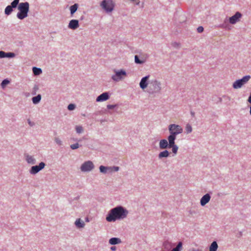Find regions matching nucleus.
<instances>
[{"instance_id":"25","label":"nucleus","mask_w":251,"mask_h":251,"mask_svg":"<svg viewBox=\"0 0 251 251\" xmlns=\"http://www.w3.org/2000/svg\"><path fill=\"white\" fill-rule=\"evenodd\" d=\"M182 250V243L179 242L176 247L172 250L171 251H181Z\"/></svg>"},{"instance_id":"17","label":"nucleus","mask_w":251,"mask_h":251,"mask_svg":"<svg viewBox=\"0 0 251 251\" xmlns=\"http://www.w3.org/2000/svg\"><path fill=\"white\" fill-rule=\"evenodd\" d=\"M169 142V148H172V151L175 154H176L177 153V150H178V147L175 145V141H171L168 140Z\"/></svg>"},{"instance_id":"33","label":"nucleus","mask_w":251,"mask_h":251,"mask_svg":"<svg viewBox=\"0 0 251 251\" xmlns=\"http://www.w3.org/2000/svg\"><path fill=\"white\" fill-rule=\"evenodd\" d=\"M135 62L137 64H142L144 62V61L140 60L137 55L135 56Z\"/></svg>"},{"instance_id":"7","label":"nucleus","mask_w":251,"mask_h":251,"mask_svg":"<svg viewBox=\"0 0 251 251\" xmlns=\"http://www.w3.org/2000/svg\"><path fill=\"white\" fill-rule=\"evenodd\" d=\"M100 6L107 12H111L114 8V3L112 0H103Z\"/></svg>"},{"instance_id":"10","label":"nucleus","mask_w":251,"mask_h":251,"mask_svg":"<svg viewBox=\"0 0 251 251\" xmlns=\"http://www.w3.org/2000/svg\"><path fill=\"white\" fill-rule=\"evenodd\" d=\"M242 17V14L239 12H237L235 15L231 16L229 18V22L230 24L234 25L240 21V20Z\"/></svg>"},{"instance_id":"24","label":"nucleus","mask_w":251,"mask_h":251,"mask_svg":"<svg viewBox=\"0 0 251 251\" xmlns=\"http://www.w3.org/2000/svg\"><path fill=\"white\" fill-rule=\"evenodd\" d=\"M110 169H111V168L109 167H104L103 166L100 167V172L102 173H106L107 171L109 172Z\"/></svg>"},{"instance_id":"40","label":"nucleus","mask_w":251,"mask_h":251,"mask_svg":"<svg viewBox=\"0 0 251 251\" xmlns=\"http://www.w3.org/2000/svg\"><path fill=\"white\" fill-rule=\"evenodd\" d=\"M5 52L3 51H0V58L5 57Z\"/></svg>"},{"instance_id":"32","label":"nucleus","mask_w":251,"mask_h":251,"mask_svg":"<svg viewBox=\"0 0 251 251\" xmlns=\"http://www.w3.org/2000/svg\"><path fill=\"white\" fill-rule=\"evenodd\" d=\"M15 56V54L13 52H5V57H14Z\"/></svg>"},{"instance_id":"21","label":"nucleus","mask_w":251,"mask_h":251,"mask_svg":"<svg viewBox=\"0 0 251 251\" xmlns=\"http://www.w3.org/2000/svg\"><path fill=\"white\" fill-rule=\"evenodd\" d=\"M26 160L29 164H34L35 163V159L33 156L30 155H28L26 156Z\"/></svg>"},{"instance_id":"16","label":"nucleus","mask_w":251,"mask_h":251,"mask_svg":"<svg viewBox=\"0 0 251 251\" xmlns=\"http://www.w3.org/2000/svg\"><path fill=\"white\" fill-rule=\"evenodd\" d=\"M174 246V245L168 240L164 241L163 244V248L167 251H170Z\"/></svg>"},{"instance_id":"8","label":"nucleus","mask_w":251,"mask_h":251,"mask_svg":"<svg viewBox=\"0 0 251 251\" xmlns=\"http://www.w3.org/2000/svg\"><path fill=\"white\" fill-rule=\"evenodd\" d=\"M94 167L93 162L91 161H87L82 164L80 169L82 172H89L91 171Z\"/></svg>"},{"instance_id":"1","label":"nucleus","mask_w":251,"mask_h":251,"mask_svg":"<svg viewBox=\"0 0 251 251\" xmlns=\"http://www.w3.org/2000/svg\"><path fill=\"white\" fill-rule=\"evenodd\" d=\"M128 214V211L122 206H118L112 209L106 219L108 222H114L117 219L125 218Z\"/></svg>"},{"instance_id":"38","label":"nucleus","mask_w":251,"mask_h":251,"mask_svg":"<svg viewBox=\"0 0 251 251\" xmlns=\"http://www.w3.org/2000/svg\"><path fill=\"white\" fill-rule=\"evenodd\" d=\"M54 140H55V142H56V143L58 145H61L62 142L59 138L55 137L54 139Z\"/></svg>"},{"instance_id":"6","label":"nucleus","mask_w":251,"mask_h":251,"mask_svg":"<svg viewBox=\"0 0 251 251\" xmlns=\"http://www.w3.org/2000/svg\"><path fill=\"white\" fill-rule=\"evenodd\" d=\"M251 76L250 75H246L240 79L237 80L233 83V87L234 89L241 88L244 84L248 82Z\"/></svg>"},{"instance_id":"15","label":"nucleus","mask_w":251,"mask_h":251,"mask_svg":"<svg viewBox=\"0 0 251 251\" xmlns=\"http://www.w3.org/2000/svg\"><path fill=\"white\" fill-rule=\"evenodd\" d=\"M159 148L161 149H165L167 148H169V142L166 139L161 140L159 142Z\"/></svg>"},{"instance_id":"13","label":"nucleus","mask_w":251,"mask_h":251,"mask_svg":"<svg viewBox=\"0 0 251 251\" xmlns=\"http://www.w3.org/2000/svg\"><path fill=\"white\" fill-rule=\"evenodd\" d=\"M79 27L78 21L77 20H72L70 21L68 27L72 29H75Z\"/></svg>"},{"instance_id":"23","label":"nucleus","mask_w":251,"mask_h":251,"mask_svg":"<svg viewBox=\"0 0 251 251\" xmlns=\"http://www.w3.org/2000/svg\"><path fill=\"white\" fill-rule=\"evenodd\" d=\"M78 4L75 3L70 7V9L72 15H73L76 12L78 8Z\"/></svg>"},{"instance_id":"30","label":"nucleus","mask_w":251,"mask_h":251,"mask_svg":"<svg viewBox=\"0 0 251 251\" xmlns=\"http://www.w3.org/2000/svg\"><path fill=\"white\" fill-rule=\"evenodd\" d=\"M185 130L187 133H191L192 131V128L190 125L187 124L185 127Z\"/></svg>"},{"instance_id":"3","label":"nucleus","mask_w":251,"mask_h":251,"mask_svg":"<svg viewBox=\"0 0 251 251\" xmlns=\"http://www.w3.org/2000/svg\"><path fill=\"white\" fill-rule=\"evenodd\" d=\"M29 5L27 2H21L19 4L18 9L19 12L17 14V18L20 20H23L28 16Z\"/></svg>"},{"instance_id":"12","label":"nucleus","mask_w":251,"mask_h":251,"mask_svg":"<svg viewBox=\"0 0 251 251\" xmlns=\"http://www.w3.org/2000/svg\"><path fill=\"white\" fill-rule=\"evenodd\" d=\"M109 96L108 93H103L98 96L96 99L97 102L103 101L109 99Z\"/></svg>"},{"instance_id":"42","label":"nucleus","mask_w":251,"mask_h":251,"mask_svg":"<svg viewBox=\"0 0 251 251\" xmlns=\"http://www.w3.org/2000/svg\"><path fill=\"white\" fill-rule=\"evenodd\" d=\"M107 107L108 109H113L115 107V105H107Z\"/></svg>"},{"instance_id":"20","label":"nucleus","mask_w":251,"mask_h":251,"mask_svg":"<svg viewBox=\"0 0 251 251\" xmlns=\"http://www.w3.org/2000/svg\"><path fill=\"white\" fill-rule=\"evenodd\" d=\"M169 155V152L168 151L165 150L163 151L160 152L158 154L159 158H162L163 157H167Z\"/></svg>"},{"instance_id":"5","label":"nucleus","mask_w":251,"mask_h":251,"mask_svg":"<svg viewBox=\"0 0 251 251\" xmlns=\"http://www.w3.org/2000/svg\"><path fill=\"white\" fill-rule=\"evenodd\" d=\"M114 72L115 74L112 76L111 78L115 81H120L126 76V73L124 70H114Z\"/></svg>"},{"instance_id":"11","label":"nucleus","mask_w":251,"mask_h":251,"mask_svg":"<svg viewBox=\"0 0 251 251\" xmlns=\"http://www.w3.org/2000/svg\"><path fill=\"white\" fill-rule=\"evenodd\" d=\"M45 166V164L44 162H41L38 166H32L30 170V173L31 174H36L43 169Z\"/></svg>"},{"instance_id":"44","label":"nucleus","mask_w":251,"mask_h":251,"mask_svg":"<svg viewBox=\"0 0 251 251\" xmlns=\"http://www.w3.org/2000/svg\"><path fill=\"white\" fill-rule=\"evenodd\" d=\"M250 114L251 115V106L250 107Z\"/></svg>"},{"instance_id":"31","label":"nucleus","mask_w":251,"mask_h":251,"mask_svg":"<svg viewBox=\"0 0 251 251\" xmlns=\"http://www.w3.org/2000/svg\"><path fill=\"white\" fill-rule=\"evenodd\" d=\"M19 2V0H14L11 3V6L13 8H16Z\"/></svg>"},{"instance_id":"43","label":"nucleus","mask_w":251,"mask_h":251,"mask_svg":"<svg viewBox=\"0 0 251 251\" xmlns=\"http://www.w3.org/2000/svg\"><path fill=\"white\" fill-rule=\"evenodd\" d=\"M110 249L112 251H115L116 250V248L115 246L111 247Z\"/></svg>"},{"instance_id":"9","label":"nucleus","mask_w":251,"mask_h":251,"mask_svg":"<svg viewBox=\"0 0 251 251\" xmlns=\"http://www.w3.org/2000/svg\"><path fill=\"white\" fill-rule=\"evenodd\" d=\"M149 78L150 75H149L143 77L141 79V81L139 83V85L142 89L144 90L146 88L148 89V87L150 83V81H149Z\"/></svg>"},{"instance_id":"28","label":"nucleus","mask_w":251,"mask_h":251,"mask_svg":"<svg viewBox=\"0 0 251 251\" xmlns=\"http://www.w3.org/2000/svg\"><path fill=\"white\" fill-rule=\"evenodd\" d=\"M13 7L10 5H8L5 9V14L9 15L13 11Z\"/></svg>"},{"instance_id":"34","label":"nucleus","mask_w":251,"mask_h":251,"mask_svg":"<svg viewBox=\"0 0 251 251\" xmlns=\"http://www.w3.org/2000/svg\"><path fill=\"white\" fill-rule=\"evenodd\" d=\"M76 131L78 133H80L83 131V128L81 126H76L75 127Z\"/></svg>"},{"instance_id":"18","label":"nucleus","mask_w":251,"mask_h":251,"mask_svg":"<svg viewBox=\"0 0 251 251\" xmlns=\"http://www.w3.org/2000/svg\"><path fill=\"white\" fill-rule=\"evenodd\" d=\"M122 242L121 239L119 238L113 237L111 238L109 240V243L110 245H116L120 244Z\"/></svg>"},{"instance_id":"35","label":"nucleus","mask_w":251,"mask_h":251,"mask_svg":"<svg viewBox=\"0 0 251 251\" xmlns=\"http://www.w3.org/2000/svg\"><path fill=\"white\" fill-rule=\"evenodd\" d=\"M79 144L78 143L74 144L71 145V148L72 150H75L79 148Z\"/></svg>"},{"instance_id":"41","label":"nucleus","mask_w":251,"mask_h":251,"mask_svg":"<svg viewBox=\"0 0 251 251\" xmlns=\"http://www.w3.org/2000/svg\"><path fill=\"white\" fill-rule=\"evenodd\" d=\"M131 1L133 2L135 4L138 5L140 3L139 0H130Z\"/></svg>"},{"instance_id":"29","label":"nucleus","mask_w":251,"mask_h":251,"mask_svg":"<svg viewBox=\"0 0 251 251\" xmlns=\"http://www.w3.org/2000/svg\"><path fill=\"white\" fill-rule=\"evenodd\" d=\"M10 81L7 79H5L3 80L1 83V86L2 88H4L6 85L8 84L9 83Z\"/></svg>"},{"instance_id":"26","label":"nucleus","mask_w":251,"mask_h":251,"mask_svg":"<svg viewBox=\"0 0 251 251\" xmlns=\"http://www.w3.org/2000/svg\"><path fill=\"white\" fill-rule=\"evenodd\" d=\"M41 99V96L40 95H38L37 96L32 98V101L34 104H37L40 101Z\"/></svg>"},{"instance_id":"4","label":"nucleus","mask_w":251,"mask_h":251,"mask_svg":"<svg viewBox=\"0 0 251 251\" xmlns=\"http://www.w3.org/2000/svg\"><path fill=\"white\" fill-rule=\"evenodd\" d=\"M161 90V83L156 79H153L150 81L148 87L147 92L150 94L158 93Z\"/></svg>"},{"instance_id":"14","label":"nucleus","mask_w":251,"mask_h":251,"mask_svg":"<svg viewBox=\"0 0 251 251\" xmlns=\"http://www.w3.org/2000/svg\"><path fill=\"white\" fill-rule=\"evenodd\" d=\"M210 198V196L208 194H206L204 195L201 200V204L202 206L205 205L209 201Z\"/></svg>"},{"instance_id":"39","label":"nucleus","mask_w":251,"mask_h":251,"mask_svg":"<svg viewBox=\"0 0 251 251\" xmlns=\"http://www.w3.org/2000/svg\"><path fill=\"white\" fill-rule=\"evenodd\" d=\"M197 31L199 33H201L203 31V27L202 26H199L197 28Z\"/></svg>"},{"instance_id":"27","label":"nucleus","mask_w":251,"mask_h":251,"mask_svg":"<svg viewBox=\"0 0 251 251\" xmlns=\"http://www.w3.org/2000/svg\"><path fill=\"white\" fill-rule=\"evenodd\" d=\"M33 74L34 75H39L42 73V70L40 68H38L36 67H33L32 69Z\"/></svg>"},{"instance_id":"19","label":"nucleus","mask_w":251,"mask_h":251,"mask_svg":"<svg viewBox=\"0 0 251 251\" xmlns=\"http://www.w3.org/2000/svg\"><path fill=\"white\" fill-rule=\"evenodd\" d=\"M75 225L78 228L83 227L85 226L84 223L80 219H78L76 220Z\"/></svg>"},{"instance_id":"37","label":"nucleus","mask_w":251,"mask_h":251,"mask_svg":"<svg viewBox=\"0 0 251 251\" xmlns=\"http://www.w3.org/2000/svg\"><path fill=\"white\" fill-rule=\"evenodd\" d=\"M111 169H110L109 170V172H112L113 171H115V172H117L118 171H119V168L118 167H110Z\"/></svg>"},{"instance_id":"2","label":"nucleus","mask_w":251,"mask_h":251,"mask_svg":"<svg viewBox=\"0 0 251 251\" xmlns=\"http://www.w3.org/2000/svg\"><path fill=\"white\" fill-rule=\"evenodd\" d=\"M170 135L168 137V140L170 141H175L176 136L183 132L182 127L178 125L171 124L168 127ZM172 142V141H171Z\"/></svg>"},{"instance_id":"22","label":"nucleus","mask_w":251,"mask_h":251,"mask_svg":"<svg viewBox=\"0 0 251 251\" xmlns=\"http://www.w3.org/2000/svg\"><path fill=\"white\" fill-rule=\"evenodd\" d=\"M218 245L216 241H214L211 244L209 248V251H217L218 249Z\"/></svg>"},{"instance_id":"36","label":"nucleus","mask_w":251,"mask_h":251,"mask_svg":"<svg viewBox=\"0 0 251 251\" xmlns=\"http://www.w3.org/2000/svg\"><path fill=\"white\" fill-rule=\"evenodd\" d=\"M75 106L74 104H70L68 106V109L69 110H73L75 109Z\"/></svg>"},{"instance_id":"45","label":"nucleus","mask_w":251,"mask_h":251,"mask_svg":"<svg viewBox=\"0 0 251 251\" xmlns=\"http://www.w3.org/2000/svg\"><path fill=\"white\" fill-rule=\"evenodd\" d=\"M28 123L30 125H31V122L29 121H28Z\"/></svg>"}]
</instances>
